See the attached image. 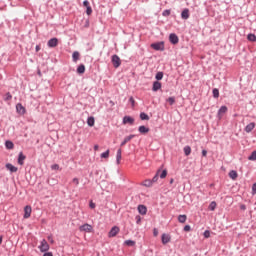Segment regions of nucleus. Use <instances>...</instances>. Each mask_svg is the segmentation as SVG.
<instances>
[{
  "mask_svg": "<svg viewBox=\"0 0 256 256\" xmlns=\"http://www.w3.org/2000/svg\"><path fill=\"white\" fill-rule=\"evenodd\" d=\"M150 47L154 49V51H165V42L161 41L152 43Z\"/></svg>",
  "mask_w": 256,
  "mask_h": 256,
  "instance_id": "nucleus-1",
  "label": "nucleus"
},
{
  "mask_svg": "<svg viewBox=\"0 0 256 256\" xmlns=\"http://www.w3.org/2000/svg\"><path fill=\"white\" fill-rule=\"evenodd\" d=\"M112 65L115 67V69L121 67V58H119L117 54L112 56Z\"/></svg>",
  "mask_w": 256,
  "mask_h": 256,
  "instance_id": "nucleus-2",
  "label": "nucleus"
},
{
  "mask_svg": "<svg viewBox=\"0 0 256 256\" xmlns=\"http://www.w3.org/2000/svg\"><path fill=\"white\" fill-rule=\"evenodd\" d=\"M39 249H40L41 253H47V251H49V243H47V240L43 239L41 241Z\"/></svg>",
  "mask_w": 256,
  "mask_h": 256,
  "instance_id": "nucleus-3",
  "label": "nucleus"
},
{
  "mask_svg": "<svg viewBox=\"0 0 256 256\" xmlns=\"http://www.w3.org/2000/svg\"><path fill=\"white\" fill-rule=\"evenodd\" d=\"M169 41L172 43V45H177V43H179V36H177L175 33H171L169 35Z\"/></svg>",
  "mask_w": 256,
  "mask_h": 256,
  "instance_id": "nucleus-4",
  "label": "nucleus"
},
{
  "mask_svg": "<svg viewBox=\"0 0 256 256\" xmlns=\"http://www.w3.org/2000/svg\"><path fill=\"white\" fill-rule=\"evenodd\" d=\"M80 231H85L86 233H91V231L93 230V226H91V224H83L82 226L79 227Z\"/></svg>",
  "mask_w": 256,
  "mask_h": 256,
  "instance_id": "nucleus-5",
  "label": "nucleus"
},
{
  "mask_svg": "<svg viewBox=\"0 0 256 256\" xmlns=\"http://www.w3.org/2000/svg\"><path fill=\"white\" fill-rule=\"evenodd\" d=\"M119 231H120V229L118 226L112 227L108 233V237H117V234L119 233Z\"/></svg>",
  "mask_w": 256,
  "mask_h": 256,
  "instance_id": "nucleus-6",
  "label": "nucleus"
},
{
  "mask_svg": "<svg viewBox=\"0 0 256 256\" xmlns=\"http://www.w3.org/2000/svg\"><path fill=\"white\" fill-rule=\"evenodd\" d=\"M48 47L50 48H54L57 47L59 45V39L57 38H51L48 43H47Z\"/></svg>",
  "mask_w": 256,
  "mask_h": 256,
  "instance_id": "nucleus-7",
  "label": "nucleus"
},
{
  "mask_svg": "<svg viewBox=\"0 0 256 256\" xmlns=\"http://www.w3.org/2000/svg\"><path fill=\"white\" fill-rule=\"evenodd\" d=\"M161 241L163 245H167V243H171V235L169 234H162Z\"/></svg>",
  "mask_w": 256,
  "mask_h": 256,
  "instance_id": "nucleus-8",
  "label": "nucleus"
},
{
  "mask_svg": "<svg viewBox=\"0 0 256 256\" xmlns=\"http://www.w3.org/2000/svg\"><path fill=\"white\" fill-rule=\"evenodd\" d=\"M31 212H32L31 206H25L23 218L24 219H29V217H31Z\"/></svg>",
  "mask_w": 256,
  "mask_h": 256,
  "instance_id": "nucleus-9",
  "label": "nucleus"
},
{
  "mask_svg": "<svg viewBox=\"0 0 256 256\" xmlns=\"http://www.w3.org/2000/svg\"><path fill=\"white\" fill-rule=\"evenodd\" d=\"M123 123L124 125H127V123H129V125H133V123H135V119H133L131 116H124Z\"/></svg>",
  "mask_w": 256,
  "mask_h": 256,
  "instance_id": "nucleus-10",
  "label": "nucleus"
},
{
  "mask_svg": "<svg viewBox=\"0 0 256 256\" xmlns=\"http://www.w3.org/2000/svg\"><path fill=\"white\" fill-rule=\"evenodd\" d=\"M25 159H27V156L20 152L18 155V165H25Z\"/></svg>",
  "mask_w": 256,
  "mask_h": 256,
  "instance_id": "nucleus-11",
  "label": "nucleus"
},
{
  "mask_svg": "<svg viewBox=\"0 0 256 256\" xmlns=\"http://www.w3.org/2000/svg\"><path fill=\"white\" fill-rule=\"evenodd\" d=\"M6 169H8V171H10V173H17V171H19V169L15 166H13V164L11 163H7L5 165Z\"/></svg>",
  "mask_w": 256,
  "mask_h": 256,
  "instance_id": "nucleus-12",
  "label": "nucleus"
},
{
  "mask_svg": "<svg viewBox=\"0 0 256 256\" xmlns=\"http://www.w3.org/2000/svg\"><path fill=\"white\" fill-rule=\"evenodd\" d=\"M134 137V134L125 137L124 140L121 142L120 147H124V145H127V143H129V141H131V139H133Z\"/></svg>",
  "mask_w": 256,
  "mask_h": 256,
  "instance_id": "nucleus-13",
  "label": "nucleus"
},
{
  "mask_svg": "<svg viewBox=\"0 0 256 256\" xmlns=\"http://www.w3.org/2000/svg\"><path fill=\"white\" fill-rule=\"evenodd\" d=\"M16 110H17V113H19L20 115H25V108H24L23 104L18 103L16 105Z\"/></svg>",
  "mask_w": 256,
  "mask_h": 256,
  "instance_id": "nucleus-14",
  "label": "nucleus"
},
{
  "mask_svg": "<svg viewBox=\"0 0 256 256\" xmlns=\"http://www.w3.org/2000/svg\"><path fill=\"white\" fill-rule=\"evenodd\" d=\"M255 129V122H251L249 123L245 128L244 131L246 133H251V131H253Z\"/></svg>",
  "mask_w": 256,
  "mask_h": 256,
  "instance_id": "nucleus-15",
  "label": "nucleus"
},
{
  "mask_svg": "<svg viewBox=\"0 0 256 256\" xmlns=\"http://www.w3.org/2000/svg\"><path fill=\"white\" fill-rule=\"evenodd\" d=\"M162 85L159 81H154L152 86V91L157 92L159 89H161Z\"/></svg>",
  "mask_w": 256,
  "mask_h": 256,
  "instance_id": "nucleus-16",
  "label": "nucleus"
},
{
  "mask_svg": "<svg viewBox=\"0 0 256 256\" xmlns=\"http://www.w3.org/2000/svg\"><path fill=\"white\" fill-rule=\"evenodd\" d=\"M138 213L140 215H147V207L145 205H138Z\"/></svg>",
  "mask_w": 256,
  "mask_h": 256,
  "instance_id": "nucleus-17",
  "label": "nucleus"
},
{
  "mask_svg": "<svg viewBox=\"0 0 256 256\" xmlns=\"http://www.w3.org/2000/svg\"><path fill=\"white\" fill-rule=\"evenodd\" d=\"M79 57H81V55L79 54V51H74L72 54V60L74 63H77L79 61Z\"/></svg>",
  "mask_w": 256,
  "mask_h": 256,
  "instance_id": "nucleus-18",
  "label": "nucleus"
},
{
  "mask_svg": "<svg viewBox=\"0 0 256 256\" xmlns=\"http://www.w3.org/2000/svg\"><path fill=\"white\" fill-rule=\"evenodd\" d=\"M138 131L142 135H145L146 133H149V128H147L146 126H139Z\"/></svg>",
  "mask_w": 256,
  "mask_h": 256,
  "instance_id": "nucleus-19",
  "label": "nucleus"
},
{
  "mask_svg": "<svg viewBox=\"0 0 256 256\" xmlns=\"http://www.w3.org/2000/svg\"><path fill=\"white\" fill-rule=\"evenodd\" d=\"M143 187H153V182L151 179H146L142 182Z\"/></svg>",
  "mask_w": 256,
  "mask_h": 256,
  "instance_id": "nucleus-20",
  "label": "nucleus"
},
{
  "mask_svg": "<svg viewBox=\"0 0 256 256\" xmlns=\"http://www.w3.org/2000/svg\"><path fill=\"white\" fill-rule=\"evenodd\" d=\"M229 177H230V179H232L233 181H235V179H237V177H239V175L237 174V171L231 170V171L229 172Z\"/></svg>",
  "mask_w": 256,
  "mask_h": 256,
  "instance_id": "nucleus-21",
  "label": "nucleus"
},
{
  "mask_svg": "<svg viewBox=\"0 0 256 256\" xmlns=\"http://www.w3.org/2000/svg\"><path fill=\"white\" fill-rule=\"evenodd\" d=\"M182 19H189V9H184L181 13Z\"/></svg>",
  "mask_w": 256,
  "mask_h": 256,
  "instance_id": "nucleus-22",
  "label": "nucleus"
},
{
  "mask_svg": "<svg viewBox=\"0 0 256 256\" xmlns=\"http://www.w3.org/2000/svg\"><path fill=\"white\" fill-rule=\"evenodd\" d=\"M77 73L79 75H83V73H85V66L83 64H80L77 68Z\"/></svg>",
  "mask_w": 256,
  "mask_h": 256,
  "instance_id": "nucleus-23",
  "label": "nucleus"
},
{
  "mask_svg": "<svg viewBox=\"0 0 256 256\" xmlns=\"http://www.w3.org/2000/svg\"><path fill=\"white\" fill-rule=\"evenodd\" d=\"M87 123L89 127H93L95 125V118L93 116L88 117Z\"/></svg>",
  "mask_w": 256,
  "mask_h": 256,
  "instance_id": "nucleus-24",
  "label": "nucleus"
},
{
  "mask_svg": "<svg viewBox=\"0 0 256 256\" xmlns=\"http://www.w3.org/2000/svg\"><path fill=\"white\" fill-rule=\"evenodd\" d=\"M160 173H161V170L159 169V170L156 172L155 176L151 179L152 184L157 183V181H159V174H160Z\"/></svg>",
  "mask_w": 256,
  "mask_h": 256,
  "instance_id": "nucleus-25",
  "label": "nucleus"
},
{
  "mask_svg": "<svg viewBox=\"0 0 256 256\" xmlns=\"http://www.w3.org/2000/svg\"><path fill=\"white\" fill-rule=\"evenodd\" d=\"M140 119H141V121H149V115H147V113H145V112H141Z\"/></svg>",
  "mask_w": 256,
  "mask_h": 256,
  "instance_id": "nucleus-26",
  "label": "nucleus"
},
{
  "mask_svg": "<svg viewBox=\"0 0 256 256\" xmlns=\"http://www.w3.org/2000/svg\"><path fill=\"white\" fill-rule=\"evenodd\" d=\"M116 163H117V165H119V163H121V148L117 150Z\"/></svg>",
  "mask_w": 256,
  "mask_h": 256,
  "instance_id": "nucleus-27",
  "label": "nucleus"
},
{
  "mask_svg": "<svg viewBox=\"0 0 256 256\" xmlns=\"http://www.w3.org/2000/svg\"><path fill=\"white\" fill-rule=\"evenodd\" d=\"M184 155H186V157H189V155H191V146L184 147Z\"/></svg>",
  "mask_w": 256,
  "mask_h": 256,
  "instance_id": "nucleus-28",
  "label": "nucleus"
},
{
  "mask_svg": "<svg viewBox=\"0 0 256 256\" xmlns=\"http://www.w3.org/2000/svg\"><path fill=\"white\" fill-rule=\"evenodd\" d=\"M208 209H209L210 211H215V209H217V202L212 201V202L210 203Z\"/></svg>",
  "mask_w": 256,
  "mask_h": 256,
  "instance_id": "nucleus-29",
  "label": "nucleus"
},
{
  "mask_svg": "<svg viewBox=\"0 0 256 256\" xmlns=\"http://www.w3.org/2000/svg\"><path fill=\"white\" fill-rule=\"evenodd\" d=\"M5 147H6V149H13V147H15V144H13V142L8 140L5 142Z\"/></svg>",
  "mask_w": 256,
  "mask_h": 256,
  "instance_id": "nucleus-30",
  "label": "nucleus"
},
{
  "mask_svg": "<svg viewBox=\"0 0 256 256\" xmlns=\"http://www.w3.org/2000/svg\"><path fill=\"white\" fill-rule=\"evenodd\" d=\"M178 221H179V223H185V221H187V215H185V214L179 215Z\"/></svg>",
  "mask_w": 256,
  "mask_h": 256,
  "instance_id": "nucleus-31",
  "label": "nucleus"
},
{
  "mask_svg": "<svg viewBox=\"0 0 256 256\" xmlns=\"http://www.w3.org/2000/svg\"><path fill=\"white\" fill-rule=\"evenodd\" d=\"M124 245H127L128 247H135V241H133V240H126L124 242Z\"/></svg>",
  "mask_w": 256,
  "mask_h": 256,
  "instance_id": "nucleus-32",
  "label": "nucleus"
},
{
  "mask_svg": "<svg viewBox=\"0 0 256 256\" xmlns=\"http://www.w3.org/2000/svg\"><path fill=\"white\" fill-rule=\"evenodd\" d=\"M212 93H213L214 99H219V89L214 88V89L212 90Z\"/></svg>",
  "mask_w": 256,
  "mask_h": 256,
  "instance_id": "nucleus-33",
  "label": "nucleus"
},
{
  "mask_svg": "<svg viewBox=\"0 0 256 256\" xmlns=\"http://www.w3.org/2000/svg\"><path fill=\"white\" fill-rule=\"evenodd\" d=\"M223 113H227V106H221L218 110V115H221Z\"/></svg>",
  "mask_w": 256,
  "mask_h": 256,
  "instance_id": "nucleus-34",
  "label": "nucleus"
},
{
  "mask_svg": "<svg viewBox=\"0 0 256 256\" xmlns=\"http://www.w3.org/2000/svg\"><path fill=\"white\" fill-rule=\"evenodd\" d=\"M249 161H256V150H254L251 155L248 157Z\"/></svg>",
  "mask_w": 256,
  "mask_h": 256,
  "instance_id": "nucleus-35",
  "label": "nucleus"
},
{
  "mask_svg": "<svg viewBox=\"0 0 256 256\" xmlns=\"http://www.w3.org/2000/svg\"><path fill=\"white\" fill-rule=\"evenodd\" d=\"M47 183H48V185H57V179H55V178H50V179H48L47 180Z\"/></svg>",
  "mask_w": 256,
  "mask_h": 256,
  "instance_id": "nucleus-36",
  "label": "nucleus"
},
{
  "mask_svg": "<svg viewBox=\"0 0 256 256\" xmlns=\"http://www.w3.org/2000/svg\"><path fill=\"white\" fill-rule=\"evenodd\" d=\"M248 41L255 42L256 41V35L255 34H248L247 36Z\"/></svg>",
  "mask_w": 256,
  "mask_h": 256,
  "instance_id": "nucleus-37",
  "label": "nucleus"
},
{
  "mask_svg": "<svg viewBox=\"0 0 256 256\" xmlns=\"http://www.w3.org/2000/svg\"><path fill=\"white\" fill-rule=\"evenodd\" d=\"M155 79L157 81H161V79H163V72L156 73Z\"/></svg>",
  "mask_w": 256,
  "mask_h": 256,
  "instance_id": "nucleus-38",
  "label": "nucleus"
},
{
  "mask_svg": "<svg viewBox=\"0 0 256 256\" xmlns=\"http://www.w3.org/2000/svg\"><path fill=\"white\" fill-rule=\"evenodd\" d=\"M102 159H109V150H106L101 154Z\"/></svg>",
  "mask_w": 256,
  "mask_h": 256,
  "instance_id": "nucleus-39",
  "label": "nucleus"
},
{
  "mask_svg": "<svg viewBox=\"0 0 256 256\" xmlns=\"http://www.w3.org/2000/svg\"><path fill=\"white\" fill-rule=\"evenodd\" d=\"M11 99H13V96L11 95V93L10 92L6 93L4 101H11Z\"/></svg>",
  "mask_w": 256,
  "mask_h": 256,
  "instance_id": "nucleus-40",
  "label": "nucleus"
},
{
  "mask_svg": "<svg viewBox=\"0 0 256 256\" xmlns=\"http://www.w3.org/2000/svg\"><path fill=\"white\" fill-rule=\"evenodd\" d=\"M167 102L170 104V105H174L175 104V97H169L167 99Z\"/></svg>",
  "mask_w": 256,
  "mask_h": 256,
  "instance_id": "nucleus-41",
  "label": "nucleus"
},
{
  "mask_svg": "<svg viewBox=\"0 0 256 256\" xmlns=\"http://www.w3.org/2000/svg\"><path fill=\"white\" fill-rule=\"evenodd\" d=\"M162 15L163 17H169V15H171V10H164Z\"/></svg>",
  "mask_w": 256,
  "mask_h": 256,
  "instance_id": "nucleus-42",
  "label": "nucleus"
},
{
  "mask_svg": "<svg viewBox=\"0 0 256 256\" xmlns=\"http://www.w3.org/2000/svg\"><path fill=\"white\" fill-rule=\"evenodd\" d=\"M167 177V170H163L160 174V179H165Z\"/></svg>",
  "mask_w": 256,
  "mask_h": 256,
  "instance_id": "nucleus-43",
  "label": "nucleus"
},
{
  "mask_svg": "<svg viewBox=\"0 0 256 256\" xmlns=\"http://www.w3.org/2000/svg\"><path fill=\"white\" fill-rule=\"evenodd\" d=\"M204 237H205V239H209V237H211V232L209 230H206L204 232Z\"/></svg>",
  "mask_w": 256,
  "mask_h": 256,
  "instance_id": "nucleus-44",
  "label": "nucleus"
},
{
  "mask_svg": "<svg viewBox=\"0 0 256 256\" xmlns=\"http://www.w3.org/2000/svg\"><path fill=\"white\" fill-rule=\"evenodd\" d=\"M86 13H87V15H91L93 13V9L91 8V6H88L86 8Z\"/></svg>",
  "mask_w": 256,
  "mask_h": 256,
  "instance_id": "nucleus-45",
  "label": "nucleus"
},
{
  "mask_svg": "<svg viewBox=\"0 0 256 256\" xmlns=\"http://www.w3.org/2000/svg\"><path fill=\"white\" fill-rule=\"evenodd\" d=\"M51 169H52L53 171H59V164H53V165L51 166Z\"/></svg>",
  "mask_w": 256,
  "mask_h": 256,
  "instance_id": "nucleus-46",
  "label": "nucleus"
},
{
  "mask_svg": "<svg viewBox=\"0 0 256 256\" xmlns=\"http://www.w3.org/2000/svg\"><path fill=\"white\" fill-rule=\"evenodd\" d=\"M252 195H256V182L252 185Z\"/></svg>",
  "mask_w": 256,
  "mask_h": 256,
  "instance_id": "nucleus-47",
  "label": "nucleus"
},
{
  "mask_svg": "<svg viewBox=\"0 0 256 256\" xmlns=\"http://www.w3.org/2000/svg\"><path fill=\"white\" fill-rule=\"evenodd\" d=\"M129 101H130L132 107H135V99L133 98V96H131V97L129 98Z\"/></svg>",
  "mask_w": 256,
  "mask_h": 256,
  "instance_id": "nucleus-48",
  "label": "nucleus"
},
{
  "mask_svg": "<svg viewBox=\"0 0 256 256\" xmlns=\"http://www.w3.org/2000/svg\"><path fill=\"white\" fill-rule=\"evenodd\" d=\"M153 235L154 237H157V235H159V230L157 228L153 229Z\"/></svg>",
  "mask_w": 256,
  "mask_h": 256,
  "instance_id": "nucleus-49",
  "label": "nucleus"
},
{
  "mask_svg": "<svg viewBox=\"0 0 256 256\" xmlns=\"http://www.w3.org/2000/svg\"><path fill=\"white\" fill-rule=\"evenodd\" d=\"M184 231H186V232L191 231V226L190 225L184 226Z\"/></svg>",
  "mask_w": 256,
  "mask_h": 256,
  "instance_id": "nucleus-50",
  "label": "nucleus"
},
{
  "mask_svg": "<svg viewBox=\"0 0 256 256\" xmlns=\"http://www.w3.org/2000/svg\"><path fill=\"white\" fill-rule=\"evenodd\" d=\"M83 6L86 7V8H87V7H90V6H89V1H88V0H84V1H83Z\"/></svg>",
  "mask_w": 256,
  "mask_h": 256,
  "instance_id": "nucleus-51",
  "label": "nucleus"
},
{
  "mask_svg": "<svg viewBox=\"0 0 256 256\" xmlns=\"http://www.w3.org/2000/svg\"><path fill=\"white\" fill-rule=\"evenodd\" d=\"M136 223L137 225L141 223V216H136Z\"/></svg>",
  "mask_w": 256,
  "mask_h": 256,
  "instance_id": "nucleus-52",
  "label": "nucleus"
},
{
  "mask_svg": "<svg viewBox=\"0 0 256 256\" xmlns=\"http://www.w3.org/2000/svg\"><path fill=\"white\" fill-rule=\"evenodd\" d=\"M241 211H245L247 209V206L245 204L240 205Z\"/></svg>",
  "mask_w": 256,
  "mask_h": 256,
  "instance_id": "nucleus-53",
  "label": "nucleus"
},
{
  "mask_svg": "<svg viewBox=\"0 0 256 256\" xmlns=\"http://www.w3.org/2000/svg\"><path fill=\"white\" fill-rule=\"evenodd\" d=\"M72 181L75 183V185H79V178H73Z\"/></svg>",
  "mask_w": 256,
  "mask_h": 256,
  "instance_id": "nucleus-54",
  "label": "nucleus"
},
{
  "mask_svg": "<svg viewBox=\"0 0 256 256\" xmlns=\"http://www.w3.org/2000/svg\"><path fill=\"white\" fill-rule=\"evenodd\" d=\"M43 256H53V252H46L43 254Z\"/></svg>",
  "mask_w": 256,
  "mask_h": 256,
  "instance_id": "nucleus-55",
  "label": "nucleus"
},
{
  "mask_svg": "<svg viewBox=\"0 0 256 256\" xmlns=\"http://www.w3.org/2000/svg\"><path fill=\"white\" fill-rule=\"evenodd\" d=\"M36 53H39V51H41V46H39V45H36Z\"/></svg>",
  "mask_w": 256,
  "mask_h": 256,
  "instance_id": "nucleus-56",
  "label": "nucleus"
},
{
  "mask_svg": "<svg viewBox=\"0 0 256 256\" xmlns=\"http://www.w3.org/2000/svg\"><path fill=\"white\" fill-rule=\"evenodd\" d=\"M202 156L207 157V150H202Z\"/></svg>",
  "mask_w": 256,
  "mask_h": 256,
  "instance_id": "nucleus-57",
  "label": "nucleus"
},
{
  "mask_svg": "<svg viewBox=\"0 0 256 256\" xmlns=\"http://www.w3.org/2000/svg\"><path fill=\"white\" fill-rule=\"evenodd\" d=\"M90 209H95V203L90 202Z\"/></svg>",
  "mask_w": 256,
  "mask_h": 256,
  "instance_id": "nucleus-58",
  "label": "nucleus"
},
{
  "mask_svg": "<svg viewBox=\"0 0 256 256\" xmlns=\"http://www.w3.org/2000/svg\"><path fill=\"white\" fill-rule=\"evenodd\" d=\"M94 151H99V145H94Z\"/></svg>",
  "mask_w": 256,
  "mask_h": 256,
  "instance_id": "nucleus-59",
  "label": "nucleus"
},
{
  "mask_svg": "<svg viewBox=\"0 0 256 256\" xmlns=\"http://www.w3.org/2000/svg\"><path fill=\"white\" fill-rule=\"evenodd\" d=\"M174 181H175V180H174L173 178H171V179H170V185H173Z\"/></svg>",
  "mask_w": 256,
  "mask_h": 256,
  "instance_id": "nucleus-60",
  "label": "nucleus"
},
{
  "mask_svg": "<svg viewBox=\"0 0 256 256\" xmlns=\"http://www.w3.org/2000/svg\"><path fill=\"white\" fill-rule=\"evenodd\" d=\"M3 243V236H0V245Z\"/></svg>",
  "mask_w": 256,
  "mask_h": 256,
  "instance_id": "nucleus-61",
  "label": "nucleus"
},
{
  "mask_svg": "<svg viewBox=\"0 0 256 256\" xmlns=\"http://www.w3.org/2000/svg\"><path fill=\"white\" fill-rule=\"evenodd\" d=\"M110 104L113 106L115 105V102H113V100H110Z\"/></svg>",
  "mask_w": 256,
  "mask_h": 256,
  "instance_id": "nucleus-62",
  "label": "nucleus"
}]
</instances>
